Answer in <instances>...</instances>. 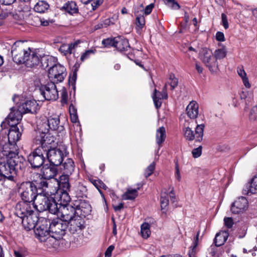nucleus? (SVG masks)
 <instances>
[{
    "label": "nucleus",
    "mask_w": 257,
    "mask_h": 257,
    "mask_svg": "<svg viewBox=\"0 0 257 257\" xmlns=\"http://www.w3.org/2000/svg\"><path fill=\"white\" fill-rule=\"evenodd\" d=\"M75 191L78 197L83 198L87 196V189L84 185L80 183L77 184Z\"/></svg>",
    "instance_id": "nucleus-38"
},
{
    "label": "nucleus",
    "mask_w": 257,
    "mask_h": 257,
    "mask_svg": "<svg viewBox=\"0 0 257 257\" xmlns=\"http://www.w3.org/2000/svg\"><path fill=\"white\" fill-rule=\"evenodd\" d=\"M91 182L98 190L100 188L106 189L107 188L105 184L100 180L92 179Z\"/></svg>",
    "instance_id": "nucleus-48"
},
{
    "label": "nucleus",
    "mask_w": 257,
    "mask_h": 257,
    "mask_svg": "<svg viewBox=\"0 0 257 257\" xmlns=\"http://www.w3.org/2000/svg\"><path fill=\"white\" fill-rule=\"evenodd\" d=\"M7 159L9 162L10 165L14 169L16 174L19 171H22L26 167V160L22 155L9 157Z\"/></svg>",
    "instance_id": "nucleus-18"
},
{
    "label": "nucleus",
    "mask_w": 257,
    "mask_h": 257,
    "mask_svg": "<svg viewBox=\"0 0 257 257\" xmlns=\"http://www.w3.org/2000/svg\"><path fill=\"white\" fill-rule=\"evenodd\" d=\"M199 58L210 69L218 65L217 61L213 56V53L210 49L206 48L201 50Z\"/></svg>",
    "instance_id": "nucleus-11"
},
{
    "label": "nucleus",
    "mask_w": 257,
    "mask_h": 257,
    "mask_svg": "<svg viewBox=\"0 0 257 257\" xmlns=\"http://www.w3.org/2000/svg\"><path fill=\"white\" fill-rule=\"evenodd\" d=\"M35 207L39 212L48 211L49 213L56 214L58 211V204L51 196V192L38 193L34 202Z\"/></svg>",
    "instance_id": "nucleus-2"
},
{
    "label": "nucleus",
    "mask_w": 257,
    "mask_h": 257,
    "mask_svg": "<svg viewBox=\"0 0 257 257\" xmlns=\"http://www.w3.org/2000/svg\"><path fill=\"white\" fill-rule=\"evenodd\" d=\"M3 155L6 157H14L19 155V148L16 143H10L5 144L2 148Z\"/></svg>",
    "instance_id": "nucleus-23"
},
{
    "label": "nucleus",
    "mask_w": 257,
    "mask_h": 257,
    "mask_svg": "<svg viewBox=\"0 0 257 257\" xmlns=\"http://www.w3.org/2000/svg\"><path fill=\"white\" fill-rule=\"evenodd\" d=\"M20 220L25 229L29 231L35 228L38 221V217L37 214L33 211Z\"/></svg>",
    "instance_id": "nucleus-19"
},
{
    "label": "nucleus",
    "mask_w": 257,
    "mask_h": 257,
    "mask_svg": "<svg viewBox=\"0 0 257 257\" xmlns=\"http://www.w3.org/2000/svg\"><path fill=\"white\" fill-rule=\"evenodd\" d=\"M39 90L45 100H55L58 98V91L54 83H48L46 85H42Z\"/></svg>",
    "instance_id": "nucleus-10"
},
{
    "label": "nucleus",
    "mask_w": 257,
    "mask_h": 257,
    "mask_svg": "<svg viewBox=\"0 0 257 257\" xmlns=\"http://www.w3.org/2000/svg\"><path fill=\"white\" fill-rule=\"evenodd\" d=\"M83 217L77 215L68 221L69 231L73 234L81 232L85 227Z\"/></svg>",
    "instance_id": "nucleus-13"
},
{
    "label": "nucleus",
    "mask_w": 257,
    "mask_h": 257,
    "mask_svg": "<svg viewBox=\"0 0 257 257\" xmlns=\"http://www.w3.org/2000/svg\"><path fill=\"white\" fill-rule=\"evenodd\" d=\"M44 178V179H42L38 183V186L37 187L38 193H44L45 192H49L47 190L48 188V182Z\"/></svg>",
    "instance_id": "nucleus-43"
},
{
    "label": "nucleus",
    "mask_w": 257,
    "mask_h": 257,
    "mask_svg": "<svg viewBox=\"0 0 257 257\" xmlns=\"http://www.w3.org/2000/svg\"><path fill=\"white\" fill-rule=\"evenodd\" d=\"M246 189H243V192L244 194L248 195L250 194L257 193V176H254L250 182L246 184L245 186Z\"/></svg>",
    "instance_id": "nucleus-27"
},
{
    "label": "nucleus",
    "mask_w": 257,
    "mask_h": 257,
    "mask_svg": "<svg viewBox=\"0 0 257 257\" xmlns=\"http://www.w3.org/2000/svg\"><path fill=\"white\" fill-rule=\"evenodd\" d=\"M19 192L22 200L29 203H34L38 195L37 186L34 182L30 181L21 183Z\"/></svg>",
    "instance_id": "nucleus-3"
},
{
    "label": "nucleus",
    "mask_w": 257,
    "mask_h": 257,
    "mask_svg": "<svg viewBox=\"0 0 257 257\" xmlns=\"http://www.w3.org/2000/svg\"><path fill=\"white\" fill-rule=\"evenodd\" d=\"M56 130H35L33 134L34 141L37 144H40V147H42L45 144V147H48L51 144H53L56 141L57 132Z\"/></svg>",
    "instance_id": "nucleus-4"
},
{
    "label": "nucleus",
    "mask_w": 257,
    "mask_h": 257,
    "mask_svg": "<svg viewBox=\"0 0 257 257\" xmlns=\"http://www.w3.org/2000/svg\"><path fill=\"white\" fill-rule=\"evenodd\" d=\"M257 117V107L254 106L252 108L249 115V118L251 121L255 120Z\"/></svg>",
    "instance_id": "nucleus-53"
},
{
    "label": "nucleus",
    "mask_w": 257,
    "mask_h": 257,
    "mask_svg": "<svg viewBox=\"0 0 257 257\" xmlns=\"http://www.w3.org/2000/svg\"><path fill=\"white\" fill-rule=\"evenodd\" d=\"M181 123H183V128H192L195 126V128H204L206 126V122L203 119L186 120L183 116L180 117Z\"/></svg>",
    "instance_id": "nucleus-22"
},
{
    "label": "nucleus",
    "mask_w": 257,
    "mask_h": 257,
    "mask_svg": "<svg viewBox=\"0 0 257 257\" xmlns=\"http://www.w3.org/2000/svg\"><path fill=\"white\" fill-rule=\"evenodd\" d=\"M168 83L170 85L171 89H174L178 84V79L173 74H171L169 76Z\"/></svg>",
    "instance_id": "nucleus-47"
},
{
    "label": "nucleus",
    "mask_w": 257,
    "mask_h": 257,
    "mask_svg": "<svg viewBox=\"0 0 257 257\" xmlns=\"http://www.w3.org/2000/svg\"><path fill=\"white\" fill-rule=\"evenodd\" d=\"M70 175H67L66 174H63L59 177V181L58 182V184L63 183H66L69 182V176Z\"/></svg>",
    "instance_id": "nucleus-60"
},
{
    "label": "nucleus",
    "mask_w": 257,
    "mask_h": 257,
    "mask_svg": "<svg viewBox=\"0 0 257 257\" xmlns=\"http://www.w3.org/2000/svg\"><path fill=\"white\" fill-rule=\"evenodd\" d=\"M66 75L65 68L60 64H54L48 69V77L52 83L62 82Z\"/></svg>",
    "instance_id": "nucleus-8"
},
{
    "label": "nucleus",
    "mask_w": 257,
    "mask_h": 257,
    "mask_svg": "<svg viewBox=\"0 0 257 257\" xmlns=\"http://www.w3.org/2000/svg\"><path fill=\"white\" fill-rule=\"evenodd\" d=\"M202 147L201 146H199L197 148L193 149L192 151L193 157L194 158H197L199 157L202 154Z\"/></svg>",
    "instance_id": "nucleus-52"
},
{
    "label": "nucleus",
    "mask_w": 257,
    "mask_h": 257,
    "mask_svg": "<svg viewBox=\"0 0 257 257\" xmlns=\"http://www.w3.org/2000/svg\"><path fill=\"white\" fill-rule=\"evenodd\" d=\"M43 177L45 179L54 178L57 173V171L54 166L43 167L42 169Z\"/></svg>",
    "instance_id": "nucleus-28"
},
{
    "label": "nucleus",
    "mask_w": 257,
    "mask_h": 257,
    "mask_svg": "<svg viewBox=\"0 0 257 257\" xmlns=\"http://www.w3.org/2000/svg\"><path fill=\"white\" fill-rule=\"evenodd\" d=\"M20 130H9L8 134V141L10 143H16L21 138L22 133Z\"/></svg>",
    "instance_id": "nucleus-30"
},
{
    "label": "nucleus",
    "mask_w": 257,
    "mask_h": 257,
    "mask_svg": "<svg viewBox=\"0 0 257 257\" xmlns=\"http://www.w3.org/2000/svg\"><path fill=\"white\" fill-rule=\"evenodd\" d=\"M16 175L14 169L10 165L9 162L6 161L0 162V181L6 178L9 180H13Z\"/></svg>",
    "instance_id": "nucleus-16"
},
{
    "label": "nucleus",
    "mask_w": 257,
    "mask_h": 257,
    "mask_svg": "<svg viewBox=\"0 0 257 257\" xmlns=\"http://www.w3.org/2000/svg\"><path fill=\"white\" fill-rule=\"evenodd\" d=\"M175 177L178 181H180L181 179V174L179 170V165L177 162L175 164Z\"/></svg>",
    "instance_id": "nucleus-61"
},
{
    "label": "nucleus",
    "mask_w": 257,
    "mask_h": 257,
    "mask_svg": "<svg viewBox=\"0 0 257 257\" xmlns=\"http://www.w3.org/2000/svg\"><path fill=\"white\" fill-rule=\"evenodd\" d=\"M63 8L68 13L73 14L78 12V8L76 3L74 2H68L63 6Z\"/></svg>",
    "instance_id": "nucleus-36"
},
{
    "label": "nucleus",
    "mask_w": 257,
    "mask_h": 257,
    "mask_svg": "<svg viewBox=\"0 0 257 257\" xmlns=\"http://www.w3.org/2000/svg\"><path fill=\"white\" fill-rule=\"evenodd\" d=\"M142 187L141 185L140 187H137L136 189H127V190L122 195V199L123 200H134L138 195V191Z\"/></svg>",
    "instance_id": "nucleus-32"
},
{
    "label": "nucleus",
    "mask_w": 257,
    "mask_h": 257,
    "mask_svg": "<svg viewBox=\"0 0 257 257\" xmlns=\"http://www.w3.org/2000/svg\"><path fill=\"white\" fill-rule=\"evenodd\" d=\"M224 222L225 225L228 228H231L233 225V219L231 217H224Z\"/></svg>",
    "instance_id": "nucleus-57"
},
{
    "label": "nucleus",
    "mask_w": 257,
    "mask_h": 257,
    "mask_svg": "<svg viewBox=\"0 0 257 257\" xmlns=\"http://www.w3.org/2000/svg\"><path fill=\"white\" fill-rule=\"evenodd\" d=\"M61 98L62 104H66L67 102L68 94L66 90L63 89L61 91Z\"/></svg>",
    "instance_id": "nucleus-58"
},
{
    "label": "nucleus",
    "mask_w": 257,
    "mask_h": 257,
    "mask_svg": "<svg viewBox=\"0 0 257 257\" xmlns=\"http://www.w3.org/2000/svg\"><path fill=\"white\" fill-rule=\"evenodd\" d=\"M61 170L63 171V174L67 175H71L75 169V165L73 161L70 158H67L62 163Z\"/></svg>",
    "instance_id": "nucleus-26"
},
{
    "label": "nucleus",
    "mask_w": 257,
    "mask_h": 257,
    "mask_svg": "<svg viewBox=\"0 0 257 257\" xmlns=\"http://www.w3.org/2000/svg\"><path fill=\"white\" fill-rule=\"evenodd\" d=\"M36 237L41 242L51 241L55 239L53 235H51L50 230L44 225H39L34 230Z\"/></svg>",
    "instance_id": "nucleus-17"
},
{
    "label": "nucleus",
    "mask_w": 257,
    "mask_h": 257,
    "mask_svg": "<svg viewBox=\"0 0 257 257\" xmlns=\"http://www.w3.org/2000/svg\"><path fill=\"white\" fill-rule=\"evenodd\" d=\"M60 120L58 117L49 118L48 119V126L49 128H59L60 126L63 127L62 125H59Z\"/></svg>",
    "instance_id": "nucleus-42"
},
{
    "label": "nucleus",
    "mask_w": 257,
    "mask_h": 257,
    "mask_svg": "<svg viewBox=\"0 0 257 257\" xmlns=\"http://www.w3.org/2000/svg\"><path fill=\"white\" fill-rule=\"evenodd\" d=\"M157 95L160 96L161 99H166L168 97V94L167 93V84L164 86L163 90L161 92L157 90Z\"/></svg>",
    "instance_id": "nucleus-56"
},
{
    "label": "nucleus",
    "mask_w": 257,
    "mask_h": 257,
    "mask_svg": "<svg viewBox=\"0 0 257 257\" xmlns=\"http://www.w3.org/2000/svg\"><path fill=\"white\" fill-rule=\"evenodd\" d=\"M154 7L153 4H151L148 5L144 9V13L146 15H149L152 11Z\"/></svg>",
    "instance_id": "nucleus-63"
},
{
    "label": "nucleus",
    "mask_w": 257,
    "mask_h": 257,
    "mask_svg": "<svg viewBox=\"0 0 257 257\" xmlns=\"http://www.w3.org/2000/svg\"><path fill=\"white\" fill-rule=\"evenodd\" d=\"M94 54V51L93 50H88L84 52L81 56L80 59L82 61L89 58L91 54Z\"/></svg>",
    "instance_id": "nucleus-54"
},
{
    "label": "nucleus",
    "mask_w": 257,
    "mask_h": 257,
    "mask_svg": "<svg viewBox=\"0 0 257 257\" xmlns=\"http://www.w3.org/2000/svg\"><path fill=\"white\" fill-rule=\"evenodd\" d=\"M103 0H81V2L85 5L91 3L92 10L93 11L99 6L103 3Z\"/></svg>",
    "instance_id": "nucleus-45"
},
{
    "label": "nucleus",
    "mask_w": 257,
    "mask_h": 257,
    "mask_svg": "<svg viewBox=\"0 0 257 257\" xmlns=\"http://www.w3.org/2000/svg\"><path fill=\"white\" fill-rule=\"evenodd\" d=\"M54 59V58L52 57L47 55H44L43 56L41 57V66L44 69H46L49 67L50 68L52 65H54L53 64Z\"/></svg>",
    "instance_id": "nucleus-33"
},
{
    "label": "nucleus",
    "mask_w": 257,
    "mask_h": 257,
    "mask_svg": "<svg viewBox=\"0 0 257 257\" xmlns=\"http://www.w3.org/2000/svg\"><path fill=\"white\" fill-rule=\"evenodd\" d=\"M165 2L169 7L174 9L178 10L180 8V6L175 0H165Z\"/></svg>",
    "instance_id": "nucleus-55"
},
{
    "label": "nucleus",
    "mask_w": 257,
    "mask_h": 257,
    "mask_svg": "<svg viewBox=\"0 0 257 257\" xmlns=\"http://www.w3.org/2000/svg\"><path fill=\"white\" fill-rule=\"evenodd\" d=\"M68 227V222L61 218H57L52 220L49 225L50 232L56 235H63L65 231Z\"/></svg>",
    "instance_id": "nucleus-12"
},
{
    "label": "nucleus",
    "mask_w": 257,
    "mask_h": 257,
    "mask_svg": "<svg viewBox=\"0 0 257 257\" xmlns=\"http://www.w3.org/2000/svg\"><path fill=\"white\" fill-rule=\"evenodd\" d=\"M11 109V111L8 117L1 123L3 128H18V125L21 120L23 114L26 113H36L39 105L35 100H27L20 104L17 110Z\"/></svg>",
    "instance_id": "nucleus-1"
},
{
    "label": "nucleus",
    "mask_w": 257,
    "mask_h": 257,
    "mask_svg": "<svg viewBox=\"0 0 257 257\" xmlns=\"http://www.w3.org/2000/svg\"><path fill=\"white\" fill-rule=\"evenodd\" d=\"M77 45L76 43H71L69 44H64L59 48V51L64 55L71 54L72 53V49L74 48Z\"/></svg>",
    "instance_id": "nucleus-35"
},
{
    "label": "nucleus",
    "mask_w": 257,
    "mask_h": 257,
    "mask_svg": "<svg viewBox=\"0 0 257 257\" xmlns=\"http://www.w3.org/2000/svg\"><path fill=\"white\" fill-rule=\"evenodd\" d=\"M141 228L142 236L145 238H147L151 234L150 224L148 223L144 222L142 224Z\"/></svg>",
    "instance_id": "nucleus-41"
},
{
    "label": "nucleus",
    "mask_w": 257,
    "mask_h": 257,
    "mask_svg": "<svg viewBox=\"0 0 257 257\" xmlns=\"http://www.w3.org/2000/svg\"><path fill=\"white\" fill-rule=\"evenodd\" d=\"M166 137L165 130H157L156 142L160 146L165 140Z\"/></svg>",
    "instance_id": "nucleus-40"
},
{
    "label": "nucleus",
    "mask_w": 257,
    "mask_h": 257,
    "mask_svg": "<svg viewBox=\"0 0 257 257\" xmlns=\"http://www.w3.org/2000/svg\"><path fill=\"white\" fill-rule=\"evenodd\" d=\"M186 112L190 120L196 118L199 113V105L196 101H191L186 107Z\"/></svg>",
    "instance_id": "nucleus-25"
},
{
    "label": "nucleus",
    "mask_w": 257,
    "mask_h": 257,
    "mask_svg": "<svg viewBox=\"0 0 257 257\" xmlns=\"http://www.w3.org/2000/svg\"><path fill=\"white\" fill-rule=\"evenodd\" d=\"M153 99L156 107L157 108H160L162 105L161 100L162 99L161 98V97L160 96L157 95L156 89H155L154 91V94L153 96Z\"/></svg>",
    "instance_id": "nucleus-49"
},
{
    "label": "nucleus",
    "mask_w": 257,
    "mask_h": 257,
    "mask_svg": "<svg viewBox=\"0 0 257 257\" xmlns=\"http://www.w3.org/2000/svg\"><path fill=\"white\" fill-rule=\"evenodd\" d=\"M200 231H198L196 235L194 237V239L192 244L190 247L191 249L189 252V257H195V254L196 252V247L198 244V239Z\"/></svg>",
    "instance_id": "nucleus-37"
},
{
    "label": "nucleus",
    "mask_w": 257,
    "mask_h": 257,
    "mask_svg": "<svg viewBox=\"0 0 257 257\" xmlns=\"http://www.w3.org/2000/svg\"><path fill=\"white\" fill-rule=\"evenodd\" d=\"M45 144L42 147H38L34 150L28 156V160L33 168H38L41 167L45 160L46 148Z\"/></svg>",
    "instance_id": "nucleus-6"
},
{
    "label": "nucleus",
    "mask_w": 257,
    "mask_h": 257,
    "mask_svg": "<svg viewBox=\"0 0 257 257\" xmlns=\"http://www.w3.org/2000/svg\"><path fill=\"white\" fill-rule=\"evenodd\" d=\"M226 56V49L224 47L216 50L214 52V58L217 61V59H221Z\"/></svg>",
    "instance_id": "nucleus-44"
},
{
    "label": "nucleus",
    "mask_w": 257,
    "mask_h": 257,
    "mask_svg": "<svg viewBox=\"0 0 257 257\" xmlns=\"http://www.w3.org/2000/svg\"><path fill=\"white\" fill-rule=\"evenodd\" d=\"M41 56L36 50L29 48V53L26 61V66L28 67H34L40 64Z\"/></svg>",
    "instance_id": "nucleus-21"
},
{
    "label": "nucleus",
    "mask_w": 257,
    "mask_h": 257,
    "mask_svg": "<svg viewBox=\"0 0 257 257\" xmlns=\"http://www.w3.org/2000/svg\"><path fill=\"white\" fill-rule=\"evenodd\" d=\"M136 16V25L139 29H142L145 25V19L143 15H139V11H135Z\"/></svg>",
    "instance_id": "nucleus-39"
},
{
    "label": "nucleus",
    "mask_w": 257,
    "mask_h": 257,
    "mask_svg": "<svg viewBox=\"0 0 257 257\" xmlns=\"http://www.w3.org/2000/svg\"><path fill=\"white\" fill-rule=\"evenodd\" d=\"M11 53L13 60L17 64L25 63L29 53V48L24 49L22 46H18L17 42L12 47Z\"/></svg>",
    "instance_id": "nucleus-9"
},
{
    "label": "nucleus",
    "mask_w": 257,
    "mask_h": 257,
    "mask_svg": "<svg viewBox=\"0 0 257 257\" xmlns=\"http://www.w3.org/2000/svg\"><path fill=\"white\" fill-rule=\"evenodd\" d=\"M33 211L30 204L28 202L24 201L19 202L16 204L15 214L21 220Z\"/></svg>",
    "instance_id": "nucleus-20"
},
{
    "label": "nucleus",
    "mask_w": 257,
    "mask_h": 257,
    "mask_svg": "<svg viewBox=\"0 0 257 257\" xmlns=\"http://www.w3.org/2000/svg\"><path fill=\"white\" fill-rule=\"evenodd\" d=\"M49 8V4L44 1H39L34 6V10L39 13H44Z\"/></svg>",
    "instance_id": "nucleus-34"
},
{
    "label": "nucleus",
    "mask_w": 257,
    "mask_h": 257,
    "mask_svg": "<svg viewBox=\"0 0 257 257\" xmlns=\"http://www.w3.org/2000/svg\"><path fill=\"white\" fill-rule=\"evenodd\" d=\"M74 205L76 208V214L85 217L91 211V207L88 202L82 199L74 200Z\"/></svg>",
    "instance_id": "nucleus-14"
},
{
    "label": "nucleus",
    "mask_w": 257,
    "mask_h": 257,
    "mask_svg": "<svg viewBox=\"0 0 257 257\" xmlns=\"http://www.w3.org/2000/svg\"><path fill=\"white\" fill-rule=\"evenodd\" d=\"M160 203L162 209H165L168 206L169 204L168 195L166 193H161Z\"/></svg>",
    "instance_id": "nucleus-46"
},
{
    "label": "nucleus",
    "mask_w": 257,
    "mask_h": 257,
    "mask_svg": "<svg viewBox=\"0 0 257 257\" xmlns=\"http://www.w3.org/2000/svg\"><path fill=\"white\" fill-rule=\"evenodd\" d=\"M222 24L225 29L228 28V23L226 16L224 14L221 15Z\"/></svg>",
    "instance_id": "nucleus-62"
},
{
    "label": "nucleus",
    "mask_w": 257,
    "mask_h": 257,
    "mask_svg": "<svg viewBox=\"0 0 257 257\" xmlns=\"http://www.w3.org/2000/svg\"><path fill=\"white\" fill-rule=\"evenodd\" d=\"M248 208V201L244 197H238L232 203L230 210L233 214H239Z\"/></svg>",
    "instance_id": "nucleus-15"
},
{
    "label": "nucleus",
    "mask_w": 257,
    "mask_h": 257,
    "mask_svg": "<svg viewBox=\"0 0 257 257\" xmlns=\"http://www.w3.org/2000/svg\"><path fill=\"white\" fill-rule=\"evenodd\" d=\"M57 143L55 141L53 144H51L45 148L46 156L49 162L53 166L60 165L63 162L64 152L57 147Z\"/></svg>",
    "instance_id": "nucleus-5"
},
{
    "label": "nucleus",
    "mask_w": 257,
    "mask_h": 257,
    "mask_svg": "<svg viewBox=\"0 0 257 257\" xmlns=\"http://www.w3.org/2000/svg\"><path fill=\"white\" fill-rule=\"evenodd\" d=\"M115 47L120 51H126L130 47L128 41L127 39L117 37L116 39Z\"/></svg>",
    "instance_id": "nucleus-31"
},
{
    "label": "nucleus",
    "mask_w": 257,
    "mask_h": 257,
    "mask_svg": "<svg viewBox=\"0 0 257 257\" xmlns=\"http://www.w3.org/2000/svg\"><path fill=\"white\" fill-rule=\"evenodd\" d=\"M228 233L226 231H221L216 234L214 242L216 246L223 244L228 238Z\"/></svg>",
    "instance_id": "nucleus-29"
},
{
    "label": "nucleus",
    "mask_w": 257,
    "mask_h": 257,
    "mask_svg": "<svg viewBox=\"0 0 257 257\" xmlns=\"http://www.w3.org/2000/svg\"><path fill=\"white\" fill-rule=\"evenodd\" d=\"M58 211L56 214L65 222H68V221L77 215L76 214L77 210H76L73 202L65 205L58 204Z\"/></svg>",
    "instance_id": "nucleus-7"
},
{
    "label": "nucleus",
    "mask_w": 257,
    "mask_h": 257,
    "mask_svg": "<svg viewBox=\"0 0 257 257\" xmlns=\"http://www.w3.org/2000/svg\"><path fill=\"white\" fill-rule=\"evenodd\" d=\"M116 39L115 38H108L102 41V44L105 46H113L115 47V44L116 42Z\"/></svg>",
    "instance_id": "nucleus-51"
},
{
    "label": "nucleus",
    "mask_w": 257,
    "mask_h": 257,
    "mask_svg": "<svg viewBox=\"0 0 257 257\" xmlns=\"http://www.w3.org/2000/svg\"><path fill=\"white\" fill-rule=\"evenodd\" d=\"M216 39L217 41L222 42L224 41V36L223 33L217 32L216 34Z\"/></svg>",
    "instance_id": "nucleus-64"
},
{
    "label": "nucleus",
    "mask_w": 257,
    "mask_h": 257,
    "mask_svg": "<svg viewBox=\"0 0 257 257\" xmlns=\"http://www.w3.org/2000/svg\"><path fill=\"white\" fill-rule=\"evenodd\" d=\"M203 136V130H186L184 133L185 138L188 141L195 140L201 142Z\"/></svg>",
    "instance_id": "nucleus-24"
},
{
    "label": "nucleus",
    "mask_w": 257,
    "mask_h": 257,
    "mask_svg": "<svg viewBox=\"0 0 257 257\" xmlns=\"http://www.w3.org/2000/svg\"><path fill=\"white\" fill-rule=\"evenodd\" d=\"M59 187L61 188L64 192H67L70 190V185L69 182L59 184Z\"/></svg>",
    "instance_id": "nucleus-59"
},
{
    "label": "nucleus",
    "mask_w": 257,
    "mask_h": 257,
    "mask_svg": "<svg viewBox=\"0 0 257 257\" xmlns=\"http://www.w3.org/2000/svg\"><path fill=\"white\" fill-rule=\"evenodd\" d=\"M155 169V162L152 163L146 169L144 175L145 177L147 178L151 176Z\"/></svg>",
    "instance_id": "nucleus-50"
}]
</instances>
